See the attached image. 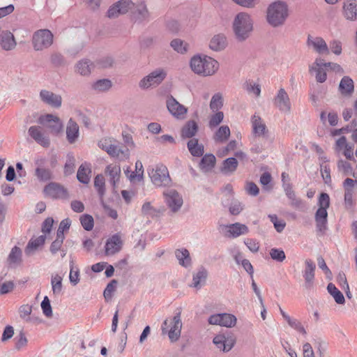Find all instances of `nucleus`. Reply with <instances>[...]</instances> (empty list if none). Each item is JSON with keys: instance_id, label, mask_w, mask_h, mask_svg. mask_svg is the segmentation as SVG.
<instances>
[{"instance_id": "1", "label": "nucleus", "mask_w": 357, "mask_h": 357, "mask_svg": "<svg viewBox=\"0 0 357 357\" xmlns=\"http://www.w3.org/2000/svg\"><path fill=\"white\" fill-rule=\"evenodd\" d=\"M190 66L195 74L203 77L213 75L219 69L218 61L204 54L192 56L190 61Z\"/></svg>"}, {"instance_id": "2", "label": "nucleus", "mask_w": 357, "mask_h": 357, "mask_svg": "<svg viewBox=\"0 0 357 357\" xmlns=\"http://www.w3.org/2000/svg\"><path fill=\"white\" fill-rule=\"evenodd\" d=\"M254 21L250 14L245 12L238 13L234 19L232 29L238 41H245L253 31Z\"/></svg>"}, {"instance_id": "3", "label": "nucleus", "mask_w": 357, "mask_h": 357, "mask_svg": "<svg viewBox=\"0 0 357 357\" xmlns=\"http://www.w3.org/2000/svg\"><path fill=\"white\" fill-rule=\"evenodd\" d=\"M289 15L288 6L285 2L275 1L271 3L266 11V21L273 27L282 26Z\"/></svg>"}, {"instance_id": "4", "label": "nucleus", "mask_w": 357, "mask_h": 357, "mask_svg": "<svg viewBox=\"0 0 357 357\" xmlns=\"http://www.w3.org/2000/svg\"><path fill=\"white\" fill-rule=\"evenodd\" d=\"M318 209L314 214L316 229L318 233L325 234L328 229V212L330 206V197L326 192H321L318 199Z\"/></svg>"}, {"instance_id": "5", "label": "nucleus", "mask_w": 357, "mask_h": 357, "mask_svg": "<svg viewBox=\"0 0 357 357\" xmlns=\"http://www.w3.org/2000/svg\"><path fill=\"white\" fill-rule=\"evenodd\" d=\"M182 326L181 312H178L172 318L166 319L163 321L162 333L167 334L171 342H176L181 337Z\"/></svg>"}, {"instance_id": "6", "label": "nucleus", "mask_w": 357, "mask_h": 357, "mask_svg": "<svg viewBox=\"0 0 357 357\" xmlns=\"http://www.w3.org/2000/svg\"><path fill=\"white\" fill-rule=\"evenodd\" d=\"M149 175L152 183L157 187H165L171 184L169 171L162 164H158L155 168L149 169Z\"/></svg>"}, {"instance_id": "7", "label": "nucleus", "mask_w": 357, "mask_h": 357, "mask_svg": "<svg viewBox=\"0 0 357 357\" xmlns=\"http://www.w3.org/2000/svg\"><path fill=\"white\" fill-rule=\"evenodd\" d=\"M53 34L48 29H39L34 32L32 45L36 51H41L50 47L53 43Z\"/></svg>"}, {"instance_id": "8", "label": "nucleus", "mask_w": 357, "mask_h": 357, "mask_svg": "<svg viewBox=\"0 0 357 357\" xmlns=\"http://www.w3.org/2000/svg\"><path fill=\"white\" fill-rule=\"evenodd\" d=\"M166 77L167 72L165 70L156 68L139 81V86L142 89L156 87L163 82Z\"/></svg>"}, {"instance_id": "9", "label": "nucleus", "mask_w": 357, "mask_h": 357, "mask_svg": "<svg viewBox=\"0 0 357 357\" xmlns=\"http://www.w3.org/2000/svg\"><path fill=\"white\" fill-rule=\"evenodd\" d=\"M306 46L309 50L318 54H329L328 45L321 36L308 34L306 39Z\"/></svg>"}, {"instance_id": "10", "label": "nucleus", "mask_w": 357, "mask_h": 357, "mask_svg": "<svg viewBox=\"0 0 357 357\" xmlns=\"http://www.w3.org/2000/svg\"><path fill=\"white\" fill-rule=\"evenodd\" d=\"M132 6L133 10H132L131 17L135 23L144 24L151 20V14L145 2L141 1L135 4L132 3Z\"/></svg>"}, {"instance_id": "11", "label": "nucleus", "mask_w": 357, "mask_h": 357, "mask_svg": "<svg viewBox=\"0 0 357 357\" xmlns=\"http://www.w3.org/2000/svg\"><path fill=\"white\" fill-rule=\"evenodd\" d=\"M165 202L172 212L178 211L183 203L182 196L174 189H167L163 192Z\"/></svg>"}, {"instance_id": "12", "label": "nucleus", "mask_w": 357, "mask_h": 357, "mask_svg": "<svg viewBox=\"0 0 357 357\" xmlns=\"http://www.w3.org/2000/svg\"><path fill=\"white\" fill-rule=\"evenodd\" d=\"M46 159L43 157H38L34 160L35 176L40 181L45 182L52 178V172L46 167Z\"/></svg>"}, {"instance_id": "13", "label": "nucleus", "mask_w": 357, "mask_h": 357, "mask_svg": "<svg viewBox=\"0 0 357 357\" xmlns=\"http://www.w3.org/2000/svg\"><path fill=\"white\" fill-rule=\"evenodd\" d=\"M166 105L169 113L176 119L183 120L185 118L188 108L179 103L173 96L167 98Z\"/></svg>"}, {"instance_id": "14", "label": "nucleus", "mask_w": 357, "mask_h": 357, "mask_svg": "<svg viewBox=\"0 0 357 357\" xmlns=\"http://www.w3.org/2000/svg\"><path fill=\"white\" fill-rule=\"evenodd\" d=\"M327 70L328 68L324 59L320 57L317 58L314 63L309 66L310 73L315 74L316 81L319 83H323L326 80Z\"/></svg>"}, {"instance_id": "15", "label": "nucleus", "mask_w": 357, "mask_h": 357, "mask_svg": "<svg viewBox=\"0 0 357 357\" xmlns=\"http://www.w3.org/2000/svg\"><path fill=\"white\" fill-rule=\"evenodd\" d=\"M132 5L131 0H119L109 8L107 15L109 18H116L126 13L132 8Z\"/></svg>"}, {"instance_id": "16", "label": "nucleus", "mask_w": 357, "mask_h": 357, "mask_svg": "<svg viewBox=\"0 0 357 357\" xmlns=\"http://www.w3.org/2000/svg\"><path fill=\"white\" fill-rule=\"evenodd\" d=\"M213 342L220 351L228 352L234 347L236 339L231 335L218 334L214 337Z\"/></svg>"}, {"instance_id": "17", "label": "nucleus", "mask_w": 357, "mask_h": 357, "mask_svg": "<svg viewBox=\"0 0 357 357\" xmlns=\"http://www.w3.org/2000/svg\"><path fill=\"white\" fill-rule=\"evenodd\" d=\"M315 269V263L310 259H305V267L302 271V274L305 280V287L306 289H310L314 285Z\"/></svg>"}, {"instance_id": "18", "label": "nucleus", "mask_w": 357, "mask_h": 357, "mask_svg": "<svg viewBox=\"0 0 357 357\" xmlns=\"http://www.w3.org/2000/svg\"><path fill=\"white\" fill-rule=\"evenodd\" d=\"M43 191L46 196L53 199H66L68 196L66 189L56 183L47 184Z\"/></svg>"}, {"instance_id": "19", "label": "nucleus", "mask_w": 357, "mask_h": 357, "mask_svg": "<svg viewBox=\"0 0 357 357\" xmlns=\"http://www.w3.org/2000/svg\"><path fill=\"white\" fill-rule=\"evenodd\" d=\"M39 97L41 101L52 107L59 108L62 104V98L60 95L52 91L43 89L40 91Z\"/></svg>"}, {"instance_id": "20", "label": "nucleus", "mask_w": 357, "mask_h": 357, "mask_svg": "<svg viewBox=\"0 0 357 357\" xmlns=\"http://www.w3.org/2000/svg\"><path fill=\"white\" fill-rule=\"evenodd\" d=\"M274 105L282 112L289 113L291 111V102L286 91L281 88L274 98Z\"/></svg>"}, {"instance_id": "21", "label": "nucleus", "mask_w": 357, "mask_h": 357, "mask_svg": "<svg viewBox=\"0 0 357 357\" xmlns=\"http://www.w3.org/2000/svg\"><path fill=\"white\" fill-rule=\"evenodd\" d=\"M29 135L38 144L43 147L50 145L49 137L43 132V128L38 126H32L28 130Z\"/></svg>"}, {"instance_id": "22", "label": "nucleus", "mask_w": 357, "mask_h": 357, "mask_svg": "<svg viewBox=\"0 0 357 357\" xmlns=\"http://www.w3.org/2000/svg\"><path fill=\"white\" fill-rule=\"evenodd\" d=\"M16 46L17 42L13 33L8 30L0 32V47L2 50L12 51Z\"/></svg>"}, {"instance_id": "23", "label": "nucleus", "mask_w": 357, "mask_h": 357, "mask_svg": "<svg viewBox=\"0 0 357 357\" xmlns=\"http://www.w3.org/2000/svg\"><path fill=\"white\" fill-rule=\"evenodd\" d=\"M123 245V241L121 236L116 234L109 238L105 245V252L106 255H114L119 252Z\"/></svg>"}, {"instance_id": "24", "label": "nucleus", "mask_w": 357, "mask_h": 357, "mask_svg": "<svg viewBox=\"0 0 357 357\" xmlns=\"http://www.w3.org/2000/svg\"><path fill=\"white\" fill-rule=\"evenodd\" d=\"M226 236L231 238H236L240 236L245 235L249 233V228L245 224L236 222L225 226Z\"/></svg>"}, {"instance_id": "25", "label": "nucleus", "mask_w": 357, "mask_h": 357, "mask_svg": "<svg viewBox=\"0 0 357 357\" xmlns=\"http://www.w3.org/2000/svg\"><path fill=\"white\" fill-rule=\"evenodd\" d=\"M106 176L109 178V181L112 186L115 188L120 181L121 170L118 164H109L105 170Z\"/></svg>"}, {"instance_id": "26", "label": "nucleus", "mask_w": 357, "mask_h": 357, "mask_svg": "<svg viewBox=\"0 0 357 357\" xmlns=\"http://www.w3.org/2000/svg\"><path fill=\"white\" fill-rule=\"evenodd\" d=\"M39 122L43 123L45 122L49 123V128L51 129L52 132L54 134L59 133L63 130V123L60 119L52 114H47L42 116L39 118Z\"/></svg>"}, {"instance_id": "27", "label": "nucleus", "mask_w": 357, "mask_h": 357, "mask_svg": "<svg viewBox=\"0 0 357 357\" xmlns=\"http://www.w3.org/2000/svg\"><path fill=\"white\" fill-rule=\"evenodd\" d=\"M227 46V37L222 33L214 35L210 40L208 47L214 52L224 50Z\"/></svg>"}, {"instance_id": "28", "label": "nucleus", "mask_w": 357, "mask_h": 357, "mask_svg": "<svg viewBox=\"0 0 357 357\" xmlns=\"http://www.w3.org/2000/svg\"><path fill=\"white\" fill-rule=\"evenodd\" d=\"M344 17L351 21L357 20V0H346L343 6Z\"/></svg>"}, {"instance_id": "29", "label": "nucleus", "mask_w": 357, "mask_h": 357, "mask_svg": "<svg viewBox=\"0 0 357 357\" xmlns=\"http://www.w3.org/2000/svg\"><path fill=\"white\" fill-rule=\"evenodd\" d=\"M79 135V129L77 123L70 119L66 126V138L70 144L75 143Z\"/></svg>"}, {"instance_id": "30", "label": "nucleus", "mask_w": 357, "mask_h": 357, "mask_svg": "<svg viewBox=\"0 0 357 357\" xmlns=\"http://www.w3.org/2000/svg\"><path fill=\"white\" fill-rule=\"evenodd\" d=\"M251 123L254 135L257 137L264 136L266 131V126L261 118L255 114L251 118Z\"/></svg>"}, {"instance_id": "31", "label": "nucleus", "mask_w": 357, "mask_h": 357, "mask_svg": "<svg viewBox=\"0 0 357 357\" xmlns=\"http://www.w3.org/2000/svg\"><path fill=\"white\" fill-rule=\"evenodd\" d=\"M175 257L180 266L188 268L192 264L189 251L186 248H180L175 250Z\"/></svg>"}, {"instance_id": "32", "label": "nucleus", "mask_w": 357, "mask_h": 357, "mask_svg": "<svg viewBox=\"0 0 357 357\" xmlns=\"http://www.w3.org/2000/svg\"><path fill=\"white\" fill-rule=\"evenodd\" d=\"M22 250L17 247L14 246L7 258V262L11 267H16L22 263Z\"/></svg>"}, {"instance_id": "33", "label": "nucleus", "mask_w": 357, "mask_h": 357, "mask_svg": "<svg viewBox=\"0 0 357 357\" xmlns=\"http://www.w3.org/2000/svg\"><path fill=\"white\" fill-rule=\"evenodd\" d=\"M93 68L92 61L87 59H83L77 63L75 71L82 76H88L91 74Z\"/></svg>"}, {"instance_id": "34", "label": "nucleus", "mask_w": 357, "mask_h": 357, "mask_svg": "<svg viewBox=\"0 0 357 357\" xmlns=\"http://www.w3.org/2000/svg\"><path fill=\"white\" fill-rule=\"evenodd\" d=\"M208 271L204 267H200L197 272L193 275L192 287L199 289L205 283Z\"/></svg>"}, {"instance_id": "35", "label": "nucleus", "mask_w": 357, "mask_h": 357, "mask_svg": "<svg viewBox=\"0 0 357 357\" xmlns=\"http://www.w3.org/2000/svg\"><path fill=\"white\" fill-rule=\"evenodd\" d=\"M107 153L111 157L117 158L119 160H123L129 158L128 149H122L116 144V141L112 144L111 149H109Z\"/></svg>"}, {"instance_id": "36", "label": "nucleus", "mask_w": 357, "mask_h": 357, "mask_svg": "<svg viewBox=\"0 0 357 357\" xmlns=\"http://www.w3.org/2000/svg\"><path fill=\"white\" fill-rule=\"evenodd\" d=\"M238 164L235 158H227L223 161L220 171L225 175H231L236 170Z\"/></svg>"}, {"instance_id": "37", "label": "nucleus", "mask_w": 357, "mask_h": 357, "mask_svg": "<svg viewBox=\"0 0 357 357\" xmlns=\"http://www.w3.org/2000/svg\"><path fill=\"white\" fill-rule=\"evenodd\" d=\"M354 82L349 77L344 76L342 78L339 89L342 95H351L354 91Z\"/></svg>"}, {"instance_id": "38", "label": "nucleus", "mask_w": 357, "mask_h": 357, "mask_svg": "<svg viewBox=\"0 0 357 357\" xmlns=\"http://www.w3.org/2000/svg\"><path fill=\"white\" fill-rule=\"evenodd\" d=\"M91 168L89 164H82L79 166L77 173V178L78 181L84 184H87L90 181Z\"/></svg>"}, {"instance_id": "39", "label": "nucleus", "mask_w": 357, "mask_h": 357, "mask_svg": "<svg viewBox=\"0 0 357 357\" xmlns=\"http://www.w3.org/2000/svg\"><path fill=\"white\" fill-rule=\"evenodd\" d=\"M45 241V236L41 235L36 238H31L26 248L25 253L27 255H31L33 252L40 246L43 245Z\"/></svg>"}, {"instance_id": "40", "label": "nucleus", "mask_w": 357, "mask_h": 357, "mask_svg": "<svg viewBox=\"0 0 357 357\" xmlns=\"http://www.w3.org/2000/svg\"><path fill=\"white\" fill-rule=\"evenodd\" d=\"M188 149L190 153L195 157L202 156L204 153V146L199 144L198 139L192 138L188 142Z\"/></svg>"}, {"instance_id": "41", "label": "nucleus", "mask_w": 357, "mask_h": 357, "mask_svg": "<svg viewBox=\"0 0 357 357\" xmlns=\"http://www.w3.org/2000/svg\"><path fill=\"white\" fill-rule=\"evenodd\" d=\"M63 278L59 274L52 275L51 286L52 294L54 296H59L63 291Z\"/></svg>"}, {"instance_id": "42", "label": "nucleus", "mask_w": 357, "mask_h": 357, "mask_svg": "<svg viewBox=\"0 0 357 357\" xmlns=\"http://www.w3.org/2000/svg\"><path fill=\"white\" fill-rule=\"evenodd\" d=\"M215 163V156L213 154H206L199 162V167L203 172H207L213 168Z\"/></svg>"}, {"instance_id": "43", "label": "nucleus", "mask_w": 357, "mask_h": 357, "mask_svg": "<svg viewBox=\"0 0 357 357\" xmlns=\"http://www.w3.org/2000/svg\"><path fill=\"white\" fill-rule=\"evenodd\" d=\"M198 126L195 121H189L186 123L181 131V135L185 138H191L197 132Z\"/></svg>"}, {"instance_id": "44", "label": "nucleus", "mask_w": 357, "mask_h": 357, "mask_svg": "<svg viewBox=\"0 0 357 357\" xmlns=\"http://www.w3.org/2000/svg\"><path fill=\"white\" fill-rule=\"evenodd\" d=\"M284 191L287 197L291 200V204L293 206L298 208L302 204V201L296 197L291 183L284 184Z\"/></svg>"}, {"instance_id": "45", "label": "nucleus", "mask_w": 357, "mask_h": 357, "mask_svg": "<svg viewBox=\"0 0 357 357\" xmlns=\"http://www.w3.org/2000/svg\"><path fill=\"white\" fill-rule=\"evenodd\" d=\"M230 136V129L227 126H220L214 135V140L216 142H225Z\"/></svg>"}, {"instance_id": "46", "label": "nucleus", "mask_w": 357, "mask_h": 357, "mask_svg": "<svg viewBox=\"0 0 357 357\" xmlns=\"http://www.w3.org/2000/svg\"><path fill=\"white\" fill-rule=\"evenodd\" d=\"M328 291L334 298L335 302L338 304H343L345 302L342 293L333 284L329 283L327 287Z\"/></svg>"}, {"instance_id": "47", "label": "nucleus", "mask_w": 357, "mask_h": 357, "mask_svg": "<svg viewBox=\"0 0 357 357\" xmlns=\"http://www.w3.org/2000/svg\"><path fill=\"white\" fill-rule=\"evenodd\" d=\"M70 282L73 285H77L79 282V269L75 264L73 260L70 261Z\"/></svg>"}, {"instance_id": "48", "label": "nucleus", "mask_w": 357, "mask_h": 357, "mask_svg": "<svg viewBox=\"0 0 357 357\" xmlns=\"http://www.w3.org/2000/svg\"><path fill=\"white\" fill-rule=\"evenodd\" d=\"M221 326L232 328L236 324V317L231 314L220 313Z\"/></svg>"}, {"instance_id": "49", "label": "nucleus", "mask_w": 357, "mask_h": 357, "mask_svg": "<svg viewBox=\"0 0 357 357\" xmlns=\"http://www.w3.org/2000/svg\"><path fill=\"white\" fill-rule=\"evenodd\" d=\"M223 106V100L222 95L220 93L214 94L210 102V109L212 112H220L219 110Z\"/></svg>"}, {"instance_id": "50", "label": "nucleus", "mask_w": 357, "mask_h": 357, "mask_svg": "<svg viewBox=\"0 0 357 357\" xmlns=\"http://www.w3.org/2000/svg\"><path fill=\"white\" fill-rule=\"evenodd\" d=\"M128 172H129L128 169L125 171V174L129 177L130 181H132L135 178H137L139 181L142 179L144 168H143V165H142V162L139 160H137L135 162V172H132L130 176L128 175Z\"/></svg>"}, {"instance_id": "51", "label": "nucleus", "mask_w": 357, "mask_h": 357, "mask_svg": "<svg viewBox=\"0 0 357 357\" xmlns=\"http://www.w3.org/2000/svg\"><path fill=\"white\" fill-rule=\"evenodd\" d=\"M112 87V82L109 79H102L94 82L92 85L93 89L98 92H103Z\"/></svg>"}, {"instance_id": "52", "label": "nucleus", "mask_w": 357, "mask_h": 357, "mask_svg": "<svg viewBox=\"0 0 357 357\" xmlns=\"http://www.w3.org/2000/svg\"><path fill=\"white\" fill-rule=\"evenodd\" d=\"M170 45L176 52L180 54H184L188 51V44L178 38L172 40Z\"/></svg>"}, {"instance_id": "53", "label": "nucleus", "mask_w": 357, "mask_h": 357, "mask_svg": "<svg viewBox=\"0 0 357 357\" xmlns=\"http://www.w3.org/2000/svg\"><path fill=\"white\" fill-rule=\"evenodd\" d=\"M215 114L210 116L208 121V127L213 129L219 126L224 119V114L222 112H214Z\"/></svg>"}, {"instance_id": "54", "label": "nucleus", "mask_w": 357, "mask_h": 357, "mask_svg": "<svg viewBox=\"0 0 357 357\" xmlns=\"http://www.w3.org/2000/svg\"><path fill=\"white\" fill-rule=\"evenodd\" d=\"M80 223L83 228L86 231H91L94 226L93 218L91 215L84 214L80 216Z\"/></svg>"}, {"instance_id": "55", "label": "nucleus", "mask_w": 357, "mask_h": 357, "mask_svg": "<svg viewBox=\"0 0 357 357\" xmlns=\"http://www.w3.org/2000/svg\"><path fill=\"white\" fill-rule=\"evenodd\" d=\"M245 89L249 93L259 97L261 93V86L253 81H247L245 84Z\"/></svg>"}, {"instance_id": "56", "label": "nucleus", "mask_w": 357, "mask_h": 357, "mask_svg": "<svg viewBox=\"0 0 357 357\" xmlns=\"http://www.w3.org/2000/svg\"><path fill=\"white\" fill-rule=\"evenodd\" d=\"M286 321L288 323L289 326L291 328H294V330L298 331L299 333L303 335H306L307 332L305 328L303 327L301 321H299L298 319L289 317H287Z\"/></svg>"}, {"instance_id": "57", "label": "nucleus", "mask_w": 357, "mask_h": 357, "mask_svg": "<svg viewBox=\"0 0 357 357\" xmlns=\"http://www.w3.org/2000/svg\"><path fill=\"white\" fill-rule=\"evenodd\" d=\"M15 347L17 350H21L27 344V339L23 331H20L14 338Z\"/></svg>"}, {"instance_id": "58", "label": "nucleus", "mask_w": 357, "mask_h": 357, "mask_svg": "<svg viewBox=\"0 0 357 357\" xmlns=\"http://www.w3.org/2000/svg\"><path fill=\"white\" fill-rule=\"evenodd\" d=\"M269 255L271 258L277 262H282L286 258L284 252L280 248H271Z\"/></svg>"}, {"instance_id": "59", "label": "nucleus", "mask_w": 357, "mask_h": 357, "mask_svg": "<svg viewBox=\"0 0 357 357\" xmlns=\"http://www.w3.org/2000/svg\"><path fill=\"white\" fill-rule=\"evenodd\" d=\"M94 186L96 188L99 195L103 196L105 194V178L102 174L97 175L94 178Z\"/></svg>"}, {"instance_id": "60", "label": "nucleus", "mask_w": 357, "mask_h": 357, "mask_svg": "<svg viewBox=\"0 0 357 357\" xmlns=\"http://www.w3.org/2000/svg\"><path fill=\"white\" fill-rule=\"evenodd\" d=\"M337 168L340 171H342L344 175H353L354 173L351 164L345 160H340L337 162Z\"/></svg>"}, {"instance_id": "61", "label": "nucleus", "mask_w": 357, "mask_h": 357, "mask_svg": "<svg viewBox=\"0 0 357 357\" xmlns=\"http://www.w3.org/2000/svg\"><path fill=\"white\" fill-rule=\"evenodd\" d=\"M40 306L43 310V313L47 317H51L52 316V310L50 304V301L47 296L44 297L43 301L41 302Z\"/></svg>"}, {"instance_id": "62", "label": "nucleus", "mask_w": 357, "mask_h": 357, "mask_svg": "<svg viewBox=\"0 0 357 357\" xmlns=\"http://www.w3.org/2000/svg\"><path fill=\"white\" fill-rule=\"evenodd\" d=\"M71 221L69 218H66L63 220L59 226V228L56 231V236L64 238V231L69 229L70 227Z\"/></svg>"}, {"instance_id": "63", "label": "nucleus", "mask_w": 357, "mask_h": 357, "mask_svg": "<svg viewBox=\"0 0 357 357\" xmlns=\"http://www.w3.org/2000/svg\"><path fill=\"white\" fill-rule=\"evenodd\" d=\"M268 218L273 224L275 229L278 232H281L285 227V223L282 220H279L278 216L275 214L268 215Z\"/></svg>"}, {"instance_id": "64", "label": "nucleus", "mask_w": 357, "mask_h": 357, "mask_svg": "<svg viewBox=\"0 0 357 357\" xmlns=\"http://www.w3.org/2000/svg\"><path fill=\"white\" fill-rule=\"evenodd\" d=\"M243 210V205L238 200L233 201L229 208V213L231 215H237Z\"/></svg>"}]
</instances>
